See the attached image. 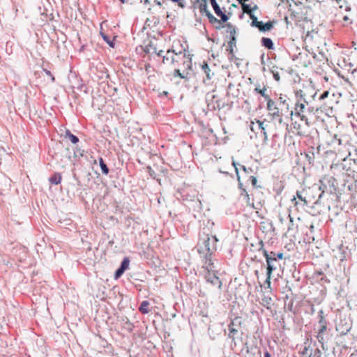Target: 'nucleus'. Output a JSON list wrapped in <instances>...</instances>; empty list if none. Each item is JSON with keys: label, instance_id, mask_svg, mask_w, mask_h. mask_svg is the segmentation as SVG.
Instances as JSON below:
<instances>
[{"label": "nucleus", "instance_id": "1", "mask_svg": "<svg viewBox=\"0 0 357 357\" xmlns=\"http://www.w3.org/2000/svg\"><path fill=\"white\" fill-rule=\"evenodd\" d=\"M163 51L160 50L158 56H162V63L165 66L174 70V76L185 78V76L181 73L188 71L192 68V57L188 51L183 50L179 52H175L174 50H168L164 55H162Z\"/></svg>", "mask_w": 357, "mask_h": 357}, {"label": "nucleus", "instance_id": "2", "mask_svg": "<svg viewBox=\"0 0 357 357\" xmlns=\"http://www.w3.org/2000/svg\"><path fill=\"white\" fill-rule=\"evenodd\" d=\"M217 241L218 239L215 236H210L209 234L204 231L200 236L197 245V250L204 264H207L208 261H212L211 256L215 250Z\"/></svg>", "mask_w": 357, "mask_h": 357}, {"label": "nucleus", "instance_id": "3", "mask_svg": "<svg viewBox=\"0 0 357 357\" xmlns=\"http://www.w3.org/2000/svg\"><path fill=\"white\" fill-rule=\"evenodd\" d=\"M261 251L264 257L266 258L267 264V278L266 283L270 286L272 273L276 269L278 260L282 259L284 258V254L282 252L275 253L273 251L268 252L266 250L262 248Z\"/></svg>", "mask_w": 357, "mask_h": 357}, {"label": "nucleus", "instance_id": "4", "mask_svg": "<svg viewBox=\"0 0 357 357\" xmlns=\"http://www.w3.org/2000/svg\"><path fill=\"white\" fill-rule=\"evenodd\" d=\"M267 110L272 121H278L280 125L287 126L283 121L282 112L273 100H268L267 102Z\"/></svg>", "mask_w": 357, "mask_h": 357}, {"label": "nucleus", "instance_id": "5", "mask_svg": "<svg viewBox=\"0 0 357 357\" xmlns=\"http://www.w3.org/2000/svg\"><path fill=\"white\" fill-rule=\"evenodd\" d=\"M203 267L206 268L207 271V273L205 275L206 280L210 283L214 285H217L219 288H220L222 285V282L216 275L214 271V266L212 261H208L207 264H204Z\"/></svg>", "mask_w": 357, "mask_h": 357}, {"label": "nucleus", "instance_id": "6", "mask_svg": "<svg viewBox=\"0 0 357 357\" xmlns=\"http://www.w3.org/2000/svg\"><path fill=\"white\" fill-rule=\"evenodd\" d=\"M319 329L317 331V338L318 339L319 342L321 343H323L324 340V334L327 330V321L325 319L324 311L321 310L319 313Z\"/></svg>", "mask_w": 357, "mask_h": 357}, {"label": "nucleus", "instance_id": "7", "mask_svg": "<svg viewBox=\"0 0 357 357\" xmlns=\"http://www.w3.org/2000/svg\"><path fill=\"white\" fill-rule=\"evenodd\" d=\"M210 3L213 8L215 15L218 17H220V20L218 19V22L216 23L221 24L227 22L229 17V15L226 13L225 8H220V5L217 3L216 0H210Z\"/></svg>", "mask_w": 357, "mask_h": 357}, {"label": "nucleus", "instance_id": "8", "mask_svg": "<svg viewBox=\"0 0 357 357\" xmlns=\"http://www.w3.org/2000/svg\"><path fill=\"white\" fill-rule=\"evenodd\" d=\"M305 109V105L303 102H296L294 106V110L291 111L290 115L293 116L295 115L301 119V121H304L306 126H310V122L309 121L308 118L304 114Z\"/></svg>", "mask_w": 357, "mask_h": 357}, {"label": "nucleus", "instance_id": "9", "mask_svg": "<svg viewBox=\"0 0 357 357\" xmlns=\"http://www.w3.org/2000/svg\"><path fill=\"white\" fill-rule=\"evenodd\" d=\"M242 325V319L241 317H236L234 319H232L230 324L228 326L229 329V337L232 340L236 338V336L238 334V330L235 328V326H241Z\"/></svg>", "mask_w": 357, "mask_h": 357}, {"label": "nucleus", "instance_id": "10", "mask_svg": "<svg viewBox=\"0 0 357 357\" xmlns=\"http://www.w3.org/2000/svg\"><path fill=\"white\" fill-rule=\"evenodd\" d=\"M233 165L235 167L236 172L237 174V178H238V184H239V188L241 190L240 196H241V197H242L243 199V200L246 202V204L248 205H250V204H251L250 195H249L248 192H247V190L243 188V184L240 181V176L238 175V168L236 166V163L234 162H233Z\"/></svg>", "mask_w": 357, "mask_h": 357}, {"label": "nucleus", "instance_id": "11", "mask_svg": "<svg viewBox=\"0 0 357 357\" xmlns=\"http://www.w3.org/2000/svg\"><path fill=\"white\" fill-rule=\"evenodd\" d=\"M201 68L205 75V77L203 78L204 82H206V81L211 80L212 77L214 75V73L211 71L208 65L206 62H204L201 66Z\"/></svg>", "mask_w": 357, "mask_h": 357}, {"label": "nucleus", "instance_id": "12", "mask_svg": "<svg viewBox=\"0 0 357 357\" xmlns=\"http://www.w3.org/2000/svg\"><path fill=\"white\" fill-rule=\"evenodd\" d=\"M257 128H255V123L253 121H251V124H250V129H251V130L252 132H256L257 129L261 130V131L263 132L264 138L266 139L267 138V134H266V127H264V121H261L259 120H257Z\"/></svg>", "mask_w": 357, "mask_h": 357}, {"label": "nucleus", "instance_id": "13", "mask_svg": "<svg viewBox=\"0 0 357 357\" xmlns=\"http://www.w3.org/2000/svg\"><path fill=\"white\" fill-rule=\"evenodd\" d=\"M296 197L297 198L303 202L304 206H308L309 205V197H307V195L305 192V190L303 189L301 191H297L296 192Z\"/></svg>", "mask_w": 357, "mask_h": 357}, {"label": "nucleus", "instance_id": "14", "mask_svg": "<svg viewBox=\"0 0 357 357\" xmlns=\"http://www.w3.org/2000/svg\"><path fill=\"white\" fill-rule=\"evenodd\" d=\"M267 88L264 86L262 88H260L259 86H257L255 89V91L259 94H260L261 96H263L265 100L268 102V100H271L270 96L266 93Z\"/></svg>", "mask_w": 357, "mask_h": 357}, {"label": "nucleus", "instance_id": "15", "mask_svg": "<svg viewBox=\"0 0 357 357\" xmlns=\"http://www.w3.org/2000/svg\"><path fill=\"white\" fill-rule=\"evenodd\" d=\"M291 118V126L294 129L293 132L298 135H301L303 133L302 128L300 123H297L296 121H294L292 116Z\"/></svg>", "mask_w": 357, "mask_h": 357}, {"label": "nucleus", "instance_id": "16", "mask_svg": "<svg viewBox=\"0 0 357 357\" xmlns=\"http://www.w3.org/2000/svg\"><path fill=\"white\" fill-rule=\"evenodd\" d=\"M61 179L62 177L60 173H54L52 176L50 177L49 181L52 184L58 185L61 183Z\"/></svg>", "mask_w": 357, "mask_h": 357}, {"label": "nucleus", "instance_id": "17", "mask_svg": "<svg viewBox=\"0 0 357 357\" xmlns=\"http://www.w3.org/2000/svg\"><path fill=\"white\" fill-rule=\"evenodd\" d=\"M273 27V22L268 21L266 23L264 24L262 22L260 24L259 27L258 29L261 31H270Z\"/></svg>", "mask_w": 357, "mask_h": 357}, {"label": "nucleus", "instance_id": "18", "mask_svg": "<svg viewBox=\"0 0 357 357\" xmlns=\"http://www.w3.org/2000/svg\"><path fill=\"white\" fill-rule=\"evenodd\" d=\"M272 298L269 296H264L260 303L267 309H271L272 305Z\"/></svg>", "mask_w": 357, "mask_h": 357}, {"label": "nucleus", "instance_id": "19", "mask_svg": "<svg viewBox=\"0 0 357 357\" xmlns=\"http://www.w3.org/2000/svg\"><path fill=\"white\" fill-rule=\"evenodd\" d=\"M241 7H242V10H243V13H245L248 14L249 15L252 13L253 10H255L257 8V5H255L254 7L251 8L250 5L246 4L245 3H242Z\"/></svg>", "mask_w": 357, "mask_h": 357}, {"label": "nucleus", "instance_id": "20", "mask_svg": "<svg viewBox=\"0 0 357 357\" xmlns=\"http://www.w3.org/2000/svg\"><path fill=\"white\" fill-rule=\"evenodd\" d=\"M262 45L266 47L268 50L273 49V43L272 40L269 38H262L261 39Z\"/></svg>", "mask_w": 357, "mask_h": 357}, {"label": "nucleus", "instance_id": "21", "mask_svg": "<svg viewBox=\"0 0 357 357\" xmlns=\"http://www.w3.org/2000/svg\"><path fill=\"white\" fill-rule=\"evenodd\" d=\"M149 301H143L139 307V310L142 313V314H147L149 312Z\"/></svg>", "mask_w": 357, "mask_h": 357}, {"label": "nucleus", "instance_id": "22", "mask_svg": "<svg viewBox=\"0 0 357 357\" xmlns=\"http://www.w3.org/2000/svg\"><path fill=\"white\" fill-rule=\"evenodd\" d=\"M305 192L307 195V197H309V204L314 202V189L312 188H304Z\"/></svg>", "mask_w": 357, "mask_h": 357}, {"label": "nucleus", "instance_id": "23", "mask_svg": "<svg viewBox=\"0 0 357 357\" xmlns=\"http://www.w3.org/2000/svg\"><path fill=\"white\" fill-rule=\"evenodd\" d=\"M144 69L149 77L154 76L155 69L149 63L145 65Z\"/></svg>", "mask_w": 357, "mask_h": 357}, {"label": "nucleus", "instance_id": "24", "mask_svg": "<svg viewBox=\"0 0 357 357\" xmlns=\"http://www.w3.org/2000/svg\"><path fill=\"white\" fill-rule=\"evenodd\" d=\"M250 19L252 20V22H251V26H255V27H259L260 26V24H261V21H258L257 20V17L253 14L252 13L251 15H249Z\"/></svg>", "mask_w": 357, "mask_h": 357}, {"label": "nucleus", "instance_id": "25", "mask_svg": "<svg viewBox=\"0 0 357 357\" xmlns=\"http://www.w3.org/2000/svg\"><path fill=\"white\" fill-rule=\"evenodd\" d=\"M307 229L310 231V234H308L307 233V238H306V241L308 242V243H310L311 241H314V237L312 234V232H313V229H314V226L313 225H310V227H307Z\"/></svg>", "mask_w": 357, "mask_h": 357}, {"label": "nucleus", "instance_id": "26", "mask_svg": "<svg viewBox=\"0 0 357 357\" xmlns=\"http://www.w3.org/2000/svg\"><path fill=\"white\" fill-rule=\"evenodd\" d=\"M66 136L70 140L73 144H77L79 142V139L70 131H67Z\"/></svg>", "mask_w": 357, "mask_h": 357}, {"label": "nucleus", "instance_id": "27", "mask_svg": "<svg viewBox=\"0 0 357 357\" xmlns=\"http://www.w3.org/2000/svg\"><path fill=\"white\" fill-rule=\"evenodd\" d=\"M100 166L103 174H107L109 173V169L107 168L106 164L104 162L102 158L100 159Z\"/></svg>", "mask_w": 357, "mask_h": 357}, {"label": "nucleus", "instance_id": "28", "mask_svg": "<svg viewBox=\"0 0 357 357\" xmlns=\"http://www.w3.org/2000/svg\"><path fill=\"white\" fill-rule=\"evenodd\" d=\"M100 34L102 37V38L104 39V40L112 47H114V43L112 40H111L109 39V38L104 33H102V31H100Z\"/></svg>", "mask_w": 357, "mask_h": 357}, {"label": "nucleus", "instance_id": "29", "mask_svg": "<svg viewBox=\"0 0 357 357\" xmlns=\"http://www.w3.org/2000/svg\"><path fill=\"white\" fill-rule=\"evenodd\" d=\"M129 262H130L129 259L128 258H125L123 260L120 268H123L124 271H126L128 268Z\"/></svg>", "mask_w": 357, "mask_h": 357}, {"label": "nucleus", "instance_id": "30", "mask_svg": "<svg viewBox=\"0 0 357 357\" xmlns=\"http://www.w3.org/2000/svg\"><path fill=\"white\" fill-rule=\"evenodd\" d=\"M124 270L123 268H121L120 267L115 272V274H114V278L115 279H118L119 278H120L122 274L124 273Z\"/></svg>", "mask_w": 357, "mask_h": 357}, {"label": "nucleus", "instance_id": "31", "mask_svg": "<svg viewBox=\"0 0 357 357\" xmlns=\"http://www.w3.org/2000/svg\"><path fill=\"white\" fill-rule=\"evenodd\" d=\"M250 178L252 185L254 187H257V178L255 176H251Z\"/></svg>", "mask_w": 357, "mask_h": 357}, {"label": "nucleus", "instance_id": "32", "mask_svg": "<svg viewBox=\"0 0 357 357\" xmlns=\"http://www.w3.org/2000/svg\"><path fill=\"white\" fill-rule=\"evenodd\" d=\"M44 71H45V74H46L47 75H48V76H50V77L52 82H54V80H55V78H54V77L52 75V74L51 73V72H50V70H46V69H45V70H44Z\"/></svg>", "mask_w": 357, "mask_h": 357}, {"label": "nucleus", "instance_id": "33", "mask_svg": "<svg viewBox=\"0 0 357 357\" xmlns=\"http://www.w3.org/2000/svg\"><path fill=\"white\" fill-rule=\"evenodd\" d=\"M329 95V91H324L319 97V100H324L325 98H326Z\"/></svg>", "mask_w": 357, "mask_h": 357}, {"label": "nucleus", "instance_id": "34", "mask_svg": "<svg viewBox=\"0 0 357 357\" xmlns=\"http://www.w3.org/2000/svg\"><path fill=\"white\" fill-rule=\"evenodd\" d=\"M272 73H273L274 79L276 81H280V77L279 73L278 72H274L273 70H272Z\"/></svg>", "mask_w": 357, "mask_h": 357}, {"label": "nucleus", "instance_id": "35", "mask_svg": "<svg viewBox=\"0 0 357 357\" xmlns=\"http://www.w3.org/2000/svg\"><path fill=\"white\" fill-rule=\"evenodd\" d=\"M280 103H282L284 105H287V108L289 107V104L287 103L286 99L283 98L282 97H280L279 98Z\"/></svg>", "mask_w": 357, "mask_h": 357}, {"label": "nucleus", "instance_id": "36", "mask_svg": "<svg viewBox=\"0 0 357 357\" xmlns=\"http://www.w3.org/2000/svg\"><path fill=\"white\" fill-rule=\"evenodd\" d=\"M264 357H271V354H269V352L266 351L264 353Z\"/></svg>", "mask_w": 357, "mask_h": 357}, {"label": "nucleus", "instance_id": "37", "mask_svg": "<svg viewBox=\"0 0 357 357\" xmlns=\"http://www.w3.org/2000/svg\"><path fill=\"white\" fill-rule=\"evenodd\" d=\"M241 169H242L244 172H247V169L244 165H241Z\"/></svg>", "mask_w": 357, "mask_h": 357}, {"label": "nucleus", "instance_id": "38", "mask_svg": "<svg viewBox=\"0 0 357 357\" xmlns=\"http://www.w3.org/2000/svg\"><path fill=\"white\" fill-rule=\"evenodd\" d=\"M291 201L294 202H295V205H296L298 204V202H296V198L295 197H294V198L291 199Z\"/></svg>", "mask_w": 357, "mask_h": 357}, {"label": "nucleus", "instance_id": "39", "mask_svg": "<svg viewBox=\"0 0 357 357\" xmlns=\"http://www.w3.org/2000/svg\"><path fill=\"white\" fill-rule=\"evenodd\" d=\"M350 357H357V355L354 354H352Z\"/></svg>", "mask_w": 357, "mask_h": 357}, {"label": "nucleus", "instance_id": "40", "mask_svg": "<svg viewBox=\"0 0 357 357\" xmlns=\"http://www.w3.org/2000/svg\"><path fill=\"white\" fill-rule=\"evenodd\" d=\"M308 38H309V34L307 33L306 37H305V40H307Z\"/></svg>", "mask_w": 357, "mask_h": 357}, {"label": "nucleus", "instance_id": "41", "mask_svg": "<svg viewBox=\"0 0 357 357\" xmlns=\"http://www.w3.org/2000/svg\"><path fill=\"white\" fill-rule=\"evenodd\" d=\"M149 173H150L151 176H153V173H152L151 170L149 171Z\"/></svg>", "mask_w": 357, "mask_h": 357}, {"label": "nucleus", "instance_id": "42", "mask_svg": "<svg viewBox=\"0 0 357 357\" xmlns=\"http://www.w3.org/2000/svg\"><path fill=\"white\" fill-rule=\"evenodd\" d=\"M144 3H147L149 2V0H144Z\"/></svg>", "mask_w": 357, "mask_h": 357}, {"label": "nucleus", "instance_id": "43", "mask_svg": "<svg viewBox=\"0 0 357 357\" xmlns=\"http://www.w3.org/2000/svg\"><path fill=\"white\" fill-rule=\"evenodd\" d=\"M121 3H124L126 0H120Z\"/></svg>", "mask_w": 357, "mask_h": 357}, {"label": "nucleus", "instance_id": "44", "mask_svg": "<svg viewBox=\"0 0 357 357\" xmlns=\"http://www.w3.org/2000/svg\"><path fill=\"white\" fill-rule=\"evenodd\" d=\"M337 2H339L340 0H335Z\"/></svg>", "mask_w": 357, "mask_h": 357}]
</instances>
